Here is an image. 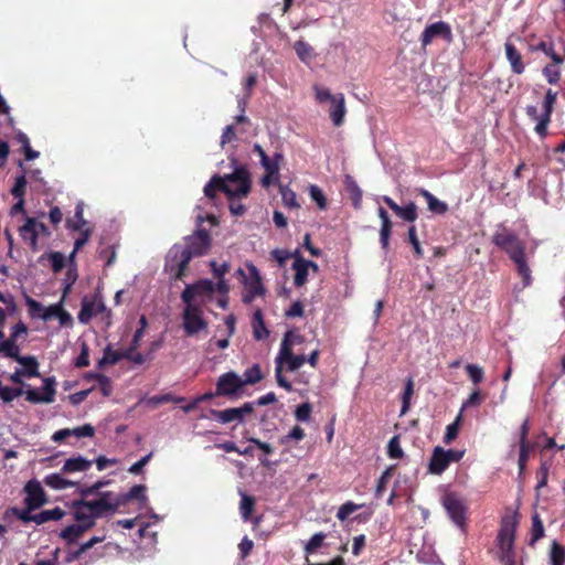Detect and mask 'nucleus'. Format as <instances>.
Wrapping results in <instances>:
<instances>
[{
	"mask_svg": "<svg viewBox=\"0 0 565 565\" xmlns=\"http://www.w3.org/2000/svg\"><path fill=\"white\" fill-rule=\"evenodd\" d=\"M306 437L303 428L295 426L287 435L279 438L278 443L282 446H289L291 441H300Z\"/></svg>",
	"mask_w": 565,
	"mask_h": 565,
	"instance_id": "c03bdc74",
	"label": "nucleus"
},
{
	"mask_svg": "<svg viewBox=\"0 0 565 565\" xmlns=\"http://www.w3.org/2000/svg\"><path fill=\"white\" fill-rule=\"evenodd\" d=\"M291 337L292 333L290 331L285 333L279 352L275 358V377L277 384L287 392H292L294 387L291 382L284 376V371H297L306 363V356L303 354H294Z\"/></svg>",
	"mask_w": 565,
	"mask_h": 565,
	"instance_id": "f03ea898",
	"label": "nucleus"
},
{
	"mask_svg": "<svg viewBox=\"0 0 565 565\" xmlns=\"http://www.w3.org/2000/svg\"><path fill=\"white\" fill-rule=\"evenodd\" d=\"M44 483L47 487H50L52 489H55V490L67 489V488H72V487L75 486L74 481L67 480V479L63 478L61 475H58V473L47 475L44 478Z\"/></svg>",
	"mask_w": 565,
	"mask_h": 565,
	"instance_id": "c9c22d12",
	"label": "nucleus"
},
{
	"mask_svg": "<svg viewBox=\"0 0 565 565\" xmlns=\"http://www.w3.org/2000/svg\"><path fill=\"white\" fill-rule=\"evenodd\" d=\"M387 455L392 459H401L404 456V451L399 444L398 436L391 438L387 445Z\"/></svg>",
	"mask_w": 565,
	"mask_h": 565,
	"instance_id": "3c124183",
	"label": "nucleus"
},
{
	"mask_svg": "<svg viewBox=\"0 0 565 565\" xmlns=\"http://www.w3.org/2000/svg\"><path fill=\"white\" fill-rule=\"evenodd\" d=\"M255 505V499L247 494H242L241 514L244 520H248Z\"/></svg>",
	"mask_w": 565,
	"mask_h": 565,
	"instance_id": "603ef678",
	"label": "nucleus"
},
{
	"mask_svg": "<svg viewBox=\"0 0 565 565\" xmlns=\"http://www.w3.org/2000/svg\"><path fill=\"white\" fill-rule=\"evenodd\" d=\"M89 365V348L87 343L83 342L81 345V353L76 358L75 366L76 367H86Z\"/></svg>",
	"mask_w": 565,
	"mask_h": 565,
	"instance_id": "0e129e2a",
	"label": "nucleus"
},
{
	"mask_svg": "<svg viewBox=\"0 0 565 565\" xmlns=\"http://www.w3.org/2000/svg\"><path fill=\"white\" fill-rule=\"evenodd\" d=\"M192 257H200L207 253L211 246V236L206 230H199L193 235L185 238V244L182 245Z\"/></svg>",
	"mask_w": 565,
	"mask_h": 565,
	"instance_id": "9b49d317",
	"label": "nucleus"
},
{
	"mask_svg": "<svg viewBox=\"0 0 565 565\" xmlns=\"http://www.w3.org/2000/svg\"><path fill=\"white\" fill-rule=\"evenodd\" d=\"M79 504L96 519L113 514L119 509L116 493L111 491L100 492L94 500L81 499Z\"/></svg>",
	"mask_w": 565,
	"mask_h": 565,
	"instance_id": "423d86ee",
	"label": "nucleus"
},
{
	"mask_svg": "<svg viewBox=\"0 0 565 565\" xmlns=\"http://www.w3.org/2000/svg\"><path fill=\"white\" fill-rule=\"evenodd\" d=\"M408 242L414 248V254L416 258H422L424 256V252L417 237L415 225H412L408 228Z\"/></svg>",
	"mask_w": 565,
	"mask_h": 565,
	"instance_id": "864d4df0",
	"label": "nucleus"
},
{
	"mask_svg": "<svg viewBox=\"0 0 565 565\" xmlns=\"http://www.w3.org/2000/svg\"><path fill=\"white\" fill-rule=\"evenodd\" d=\"M461 422H462V409L457 415V417L454 420V423L449 424L446 427V433H445L444 438H443V441L446 445H450L457 438V436L459 434V428H460Z\"/></svg>",
	"mask_w": 565,
	"mask_h": 565,
	"instance_id": "ea45409f",
	"label": "nucleus"
},
{
	"mask_svg": "<svg viewBox=\"0 0 565 565\" xmlns=\"http://www.w3.org/2000/svg\"><path fill=\"white\" fill-rule=\"evenodd\" d=\"M252 326H253L254 338L256 340H264V339L268 338L269 330L265 326L263 312L260 309H257L254 312Z\"/></svg>",
	"mask_w": 565,
	"mask_h": 565,
	"instance_id": "473e14b6",
	"label": "nucleus"
},
{
	"mask_svg": "<svg viewBox=\"0 0 565 565\" xmlns=\"http://www.w3.org/2000/svg\"><path fill=\"white\" fill-rule=\"evenodd\" d=\"M544 536V525L537 513L532 518V537L531 544L533 545L536 541Z\"/></svg>",
	"mask_w": 565,
	"mask_h": 565,
	"instance_id": "49530a36",
	"label": "nucleus"
},
{
	"mask_svg": "<svg viewBox=\"0 0 565 565\" xmlns=\"http://www.w3.org/2000/svg\"><path fill=\"white\" fill-rule=\"evenodd\" d=\"M326 539V534L322 532L316 533L311 536L308 543L305 546V551L307 554H312L317 548H319Z\"/></svg>",
	"mask_w": 565,
	"mask_h": 565,
	"instance_id": "052dcab7",
	"label": "nucleus"
},
{
	"mask_svg": "<svg viewBox=\"0 0 565 565\" xmlns=\"http://www.w3.org/2000/svg\"><path fill=\"white\" fill-rule=\"evenodd\" d=\"M379 217L381 218V230H380V242L381 246L384 250L388 249L390 246V237L392 234V221L390 218L388 213L382 206L377 210Z\"/></svg>",
	"mask_w": 565,
	"mask_h": 565,
	"instance_id": "4be33fe9",
	"label": "nucleus"
},
{
	"mask_svg": "<svg viewBox=\"0 0 565 565\" xmlns=\"http://www.w3.org/2000/svg\"><path fill=\"white\" fill-rule=\"evenodd\" d=\"M72 508H73L74 520L77 521V524L84 526L86 531H88L95 526L96 518L92 514V512L86 511L79 504V500L73 501Z\"/></svg>",
	"mask_w": 565,
	"mask_h": 565,
	"instance_id": "b1692460",
	"label": "nucleus"
},
{
	"mask_svg": "<svg viewBox=\"0 0 565 565\" xmlns=\"http://www.w3.org/2000/svg\"><path fill=\"white\" fill-rule=\"evenodd\" d=\"M116 497L119 508L132 500L145 502L147 500L146 487L143 484H135L128 492L116 494Z\"/></svg>",
	"mask_w": 565,
	"mask_h": 565,
	"instance_id": "a878e982",
	"label": "nucleus"
},
{
	"mask_svg": "<svg viewBox=\"0 0 565 565\" xmlns=\"http://www.w3.org/2000/svg\"><path fill=\"white\" fill-rule=\"evenodd\" d=\"M531 51H541L546 56H548L551 60L553 58V55H559L555 52L554 43L552 41H540L537 44H532L530 46Z\"/></svg>",
	"mask_w": 565,
	"mask_h": 565,
	"instance_id": "5fc2aeb1",
	"label": "nucleus"
},
{
	"mask_svg": "<svg viewBox=\"0 0 565 565\" xmlns=\"http://www.w3.org/2000/svg\"><path fill=\"white\" fill-rule=\"evenodd\" d=\"M12 359L19 364L23 365L21 371L24 373L25 377L30 379L40 376L39 363L34 356H22L20 353H18V356Z\"/></svg>",
	"mask_w": 565,
	"mask_h": 565,
	"instance_id": "c85d7f7f",
	"label": "nucleus"
},
{
	"mask_svg": "<svg viewBox=\"0 0 565 565\" xmlns=\"http://www.w3.org/2000/svg\"><path fill=\"white\" fill-rule=\"evenodd\" d=\"M92 460H88L82 456L72 457L64 462L62 471L65 473L86 471L92 467Z\"/></svg>",
	"mask_w": 565,
	"mask_h": 565,
	"instance_id": "cd10ccee",
	"label": "nucleus"
},
{
	"mask_svg": "<svg viewBox=\"0 0 565 565\" xmlns=\"http://www.w3.org/2000/svg\"><path fill=\"white\" fill-rule=\"evenodd\" d=\"M182 317L183 328L188 335H193L207 327L202 316H190L189 312H183Z\"/></svg>",
	"mask_w": 565,
	"mask_h": 565,
	"instance_id": "bb28decb",
	"label": "nucleus"
},
{
	"mask_svg": "<svg viewBox=\"0 0 565 565\" xmlns=\"http://www.w3.org/2000/svg\"><path fill=\"white\" fill-rule=\"evenodd\" d=\"M393 471H394V467H388L383 471V473L379 478L377 483H376V489H375V495L377 498L382 497L383 492L385 491L386 484L390 481V479L393 475Z\"/></svg>",
	"mask_w": 565,
	"mask_h": 565,
	"instance_id": "8fccbe9b",
	"label": "nucleus"
},
{
	"mask_svg": "<svg viewBox=\"0 0 565 565\" xmlns=\"http://www.w3.org/2000/svg\"><path fill=\"white\" fill-rule=\"evenodd\" d=\"M292 269L295 271L294 285L297 288L305 286L308 281V275H309V269L305 264V258L299 257V258H297V260H294Z\"/></svg>",
	"mask_w": 565,
	"mask_h": 565,
	"instance_id": "7c9ffc66",
	"label": "nucleus"
},
{
	"mask_svg": "<svg viewBox=\"0 0 565 565\" xmlns=\"http://www.w3.org/2000/svg\"><path fill=\"white\" fill-rule=\"evenodd\" d=\"M309 194L312 201H315L320 210L327 209V198L322 190L318 185H310Z\"/></svg>",
	"mask_w": 565,
	"mask_h": 565,
	"instance_id": "09e8293b",
	"label": "nucleus"
},
{
	"mask_svg": "<svg viewBox=\"0 0 565 565\" xmlns=\"http://www.w3.org/2000/svg\"><path fill=\"white\" fill-rule=\"evenodd\" d=\"M86 532L85 527L79 524H71L60 533L61 539L65 540L67 544L74 543Z\"/></svg>",
	"mask_w": 565,
	"mask_h": 565,
	"instance_id": "4c0bfd02",
	"label": "nucleus"
},
{
	"mask_svg": "<svg viewBox=\"0 0 565 565\" xmlns=\"http://www.w3.org/2000/svg\"><path fill=\"white\" fill-rule=\"evenodd\" d=\"M24 504L29 509H39L47 503V495L36 479L29 480L24 486Z\"/></svg>",
	"mask_w": 565,
	"mask_h": 565,
	"instance_id": "ddd939ff",
	"label": "nucleus"
},
{
	"mask_svg": "<svg viewBox=\"0 0 565 565\" xmlns=\"http://www.w3.org/2000/svg\"><path fill=\"white\" fill-rule=\"evenodd\" d=\"M109 482H110L109 480H98L92 486L82 487L79 489V494L83 498H87L93 494H98L102 492L100 489L108 486Z\"/></svg>",
	"mask_w": 565,
	"mask_h": 565,
	"instance_id": "de8ad7c7",
	"label": "nucleus"
},
{
	"mask_svg": "<svg viewBox=\"0 0 565 565\" xmlns=\"http://www.w3.org/2000/svg\"><path fill=\"white\" fill-rule=\"evenodd\" d=\"M44 258L50 260L54 274L60 273L65 267L66 258L61 252H50L44 254L40 257V262Z\"/></svg>",
	"mask_w": 565,
	"mask_h": 565,
	"instance_id": "58836bf2",
	"label": "nucleus"
},
{
	"mask_svg": "<svg viewBox=\"0 0 565 565\" xmlns=\"http://www.w3.org/2000/svg\"><path fill=\"white\" fill-rule=\"evenodd\" d=\"M311 411V405L309 403H303L296 408L295 417L299 422H308L310 419Z\"/></svg>",
	"mask_w": 565,
	"mask_h": 565,
	"instance_id": "338daca9",
	"label": "nucleus"
},
{
	"mask_svg": "<svg viewBox=\"0 0 565 565\" xmlns=\"http://www.w3.org/2000/svg\"><path fill=\"white\" fill-rule=\"evenodd\" d=\"M122 359V352L115 351L110 345H107L104 350L103 358L98 361V367L103 369L105 365H114Z\"/></svg>",
	"mask_w": 565,
	"mask_h": 565,
	"instance_id": "a19ab883",
	"label": "nucleus"
},
{
	"mask_svg": "<svg viewBox=\"0 0 565 565\" xmlns=\"http://www.w3.org/2000/svg\"><path fill=\"white\" fill-rule=\"evenodd\" d=\"M518 520L514 515L502 518L500 530L497 536L499 558L503 565H516L514 540Z\"/></svg>",
	"mask_w": 565,
	"mask_h": 565,
	"instance_id": "7ed1b4c3",
	"label": "nucleus"
},
{
	"mask_svg": "<svg viewBox=\"0 0 565 565\" xmlns=\"http://www.w3.org/2000/svg\"><path fill=\"white\" fill-rule=\"evenodd\" d=\"M25 188H26V178L24 174H21L15 179V182L11 189V194L15 199L24 198L25 195Z\"/></svg>",
	"mask_w": 565,
	"mask_h": 565,
	"instance_id": "bf43d9fd",
	"label": "nucleus"
},
{
	"mask_svg": "<svg viewBox=\"0 0 565 565\" xmlns=\"http://www.w3.org/2000/svg\"><path fill=\"white\" fill-rule=\"evenodd\" d=\"M280 192H281V199H282L285 206L290 207V209L300 207V205L297 201V195L291 189L285 188V189H281Z\"/></svg>",
	"mask_w": 565,
	"mask_h": 565,
	"instance_id": "13d9d810",
	"label": "nucleus"
},
{
	"mask_svg": "<svg viewBox=\"0 0 565 565\" xmlns=\"http://www.w3.org/2000/svg\"><path fill=\"white\" fill-rule=\"evenodd\" d=\"M532 450H533V446L531 444L520 445V454H519V460H518L520 473H522L525 470L526 463L529 460V456Z\"/></svg>",
	"mask_w": 565,
	"mask_h": 565,
	"instance_id": "4d7b16f0",
	"label": "nucleus"
},
{
	"mask_svg": "<svg viewBox=\"0 0 565 565\" xmlns=\"http://www.w3.org/2000/svg\"><path fill=\"white\" fill-rule=\"evenodd\" d=\"M419 194L426 200L428 210L435 214L443 215L448 211V205L438 200L428 190L419 189Z\"/></svg>",
	"mask_w": 565,
	"mask_h": 565,
	"instance_id": "2f4dec72",
	"label": "nucleus"
},
{
	"mask_svg": "<svg viewBox=\"0 0 565 565\" xmlns=\"http://www.w3.org/2000/svg\"><path fill=\"white\" fill-rule=\"evenodd\" d=\"M564 63V57L561 55H553L551 63L546 64L542 74L548 84L555 85L561 79V66Z\"/></svg>",
	"mask_w": 565,
	"mask_h": 565,
	"instance_id": "412c9836",
	"label": "nucleus"
},
{
	"mask_svg": "<svg viewBox=\"0 0 565 565\" xmlns=\"http://www.w3.org/2000/svg\"><path fill=\"white\" fill-rule=\"evenodd\" d=\"M557 92L547 89L543 100V111L539 115L537 108L534 105H527L525 107L526 116L536 121L534 127L535 132L543 139L547 136V127L551 122V117L556 104Z\"/></svg>",
	"mask_w": 565,
	"mask_h": 565,
	"instance_id": "20e7f679",
	"label": "nucleus"
},
{
	"mask_svg": "<svg viewBox=\"0 0 565 565\" xmlns=\"http://www.w3.org/2000/svg\"><path fill=\"white\" fill-rule=\"evenodd\" d=\"M511 260L515 264L516 271L523 279V285L529 286L531 284V269L526 263L525 253L513 257Z\"/></svg>",
	"mask_w": 565,
	"mask_h": 565,
	"instance_id": "72a5a7b5",
	"label": "nucleus"
},
{
	"mask_svg": "<svg viewBox=\"0 0 565 565\" xmlns=\"http://www.w3.org/2000/svg\"><path fill=\"white\" fill-rule=\"evenodd\" d=\"M360 507L355 503H353L352 501H348L345 503H343L338 512H337V518L340 520V521H344L347 520L353 512H355Z\"/></svg>",
	"mask_w": 565,
	"mask_h": 565,
	"instance_id": "680f3d73",
	"label": "nucleus"
},
{
	"mask_svg": "<svg viewBox=\"0 0 565 565\" xmlns=\"http://www.w3.org/2000/svg\"><path fill=\"white\" fill-rule=\"evenodd\" d=\"M65 515V511L62 510L60 507H56L52 510H44L40 513L35 514V523L36 524H43L49 521H58Z\"/></svg>",
	"mask_w": 565,
	"mask_h": 565,
	"instance_id": "e433bc0d",
	"label": "nucleus"
},
{
	"mask_svg": "<svg viewBox=\"0 0 565 565\" xmlns=\"http://www.w3.org/2000/svg\"><path fill=\"white\" fill-rule=\"evenodd\" d=\"M26 324L19 321L11 328L9 338L0 343V353L7 358H17L18 353H20V348L17 344V341L21 335H26Z\"/></svg>",
	"mask_w": 565,
	"mask_h": 565,
	"instance_id": "f8f14e48",
	"label": "nucleus"
},
{
	"mask_svg": "<svg viewBox=\"0 0 565 565\" xmlns=\"http://www.w3.org/2000/svg\"><path fill=\"white\" fill-rule=\"evenodd\" d=\"M492 243L502 249L510 259L525 253L524 242L504 225H499L491 238Z\"/></svg>",
	"mask_w": 565,
	"mask_h": 565,
	"instance_id": "39448f33",
	"label": "nucleus"
},
{
	"mask_svg": "<svg viewBox=\"0 0 565 565\" xmlns=\"http://www.w3.org/2000/svg\"><path fill=\"white\" fill-rule=\"evenodd\" d=\"M284 160V156L280 152H276L270 160L263 166L266 173L260 179V184L264 188H268L273 183L279 180L280 163Z\"/></svg>",
	"mask_w": 565,
	"mask_h": 565,
	"instance_id": "dca6fc26",
	"label": "nucleus"
},
{
	"mask_svg": "<svg viewBox=\"0 0 565 565\" xmlns=\"http://www.w3.org/2000/svg\"><path fill=\"white\" fill-rule=\"evenodd\" d=\"M345 111L344 95L339 93L338 98L332 102L330 110V118L334 126L339 127L343 124Z\"/></svg>",
	"mask_w": 565,
	"mask_h": 565,
	"instance_id": "c756f323",
	"label": "nucleus"
},
{
	"mask_svg": "<svg viewBox=\"0 0 565 565\" xmlns=\"http://www.w3.org/2000/svg\"><path fill=\"white\" fill-rule=\"evenodd\" d=\"M106 309L104 302L96 296H84L82 299V307L78 312V321L83 324L88 323L94 316L103 312Z\"/></svg>",
	"mask_w": 565,
	"mask_h": 565,
	"instance_id": "2eb2a0df",
	"label": "nucleus"
},
{
	"mask_svg": "<svg viewBox=\"0 0 565 565\" xmlns=\"http://www.w3.org/2000/svg\"><path fill=\"white\" fill-rule=\"evenodd\" d=\"M437 38H443L447 41L451 40L452 34L448 23L438 21L427 25L419 38L422 47L426 49Z\"/></svg>",
	"mask_w": 565,
	"mask_h": 565,
	"instance_id": "4468645a",
	"label": "nucleus"
},
{
	"mask_svg": "<svg viewBox=\"0 0 565 565\" xmlns=\"http://www.w3.org/2000/svg\"><path fill=\"white\" fill-rule=\"evenodd\" d=\"M449 467V462L447 461V457L444 454V448L440 446H436L433 449L431 457L428 463V470L434 475H441Z\"/></svg>",
	"mask_w": 565,
	"mask_h": 565,
	"instance_id": "5701e85b",
	"label": "nucleus"
},
{
	"mask_svg": "<svg viewBox=\"0 0 565 565\" xmlns=\"http://www.w3.org/2000/svg\"><path fill=\"white\" fill-rule=\"evenodd\" d=\"M551 565H565V547L553 541L550 551Z\"/></svg>",
	"mask_w": 565,
	"mask_h": 565,
	"instance_id": "79ce46f5",
	"label": "nucleus"
},
{
	"mask_svg": "<svg viewBox=\"0 0 565 565\" xmlns=\"http://www.w3.org/2000/svg\"><path fill=\"white\" fill-rule=\"evenodd\" d=\"M383 202L401 218L406 222H414L417 220V206L414 202H409L405 206H399L392 198L384 195Z\"/></svg>",
	"mask_w": 565,
	"mask_h": 565,
	"instance_id": "a211bd4d",
	"label": "nucleus"
},
{
	"mask_svg": "<svg viewBox=\"0 0 565 565\" xmlns=\"http://www.w3.org/2000/svg\"><path fill=\"white\" fill-rule=\"evenodd\" d=\"M345 191L348 192L350 200L352 201V205L354 209H361L362 206V198L363 192L360 189L359 184L354 180V178L350 174H347L343 180Z\"/></svg>",
	"mask_w": 565,
	"mask_h": 565,
	"instance_id": "393cba45",
	"label": "nucleus"
},
{
	"mask_svg": "<svg viewBox=\"0 0 565 565\" xmlns=\"http://www.w3.org/2000/svg\"><path fill=\"white\" fill-rule=\"evenodd\" d=\"M34 510L35 509H29V507L25 505L24 509L13 508L12 512L23 523H29V522L35 523V514H32V511H34Z\"/></svg>",
	"mask_w": 565,
	"mask_h": 565,
	"instance_id": "e2e57ef3",
	"label": "nucleus"
},
{
	"mask_svg": "<svg viewBox=\"0 0 565 565\" xmlns=\"http://www.w3.org/2000/svg\"><path fill=\"white\" fill-rule=\"evenodd\" d=\"M192 258L188 249L182 245L175 244L169 250L166 269L172 274L174 280H182Z\"/></svg>",
	"mask_w": 565,
	"mask_h": 565,
	"instance_id": "0eeeda50",
	"label": "nucleus"
},
{
	"mask_svg": "<svg viewBox=\"0 0 565 565\" xmlns=\"http://www.w3.org/2000/svg\"><path fill=\"white\" fill-rule=\"evenodd\" d=\"M250 174L246 167L239 166L225 177L214 175L204 186V194L214 199L217 191L223 192L230 200V211L233 215L241 216L245 213V206L234 199L247 196L250 192Z\"/></svg>",
	"mask_w": 565,
	"mask_h": 565,
	"instance_id": "f257e3e1",
	"label": "nucleus"
},
{
	"mask_svg": "<svg viewBox=\"0 0 565 565\" xmlns=\"http://www.w3.org/2000/svg\"><path fill=\"white\" fill-rule=\"evenodd\" d=\"M465 369L475 385H478L483 381V370L479 365L467 364Z\"/></svg>",
	"mask_w": 565,
	"mask_h": 565,
	"instance_id": "6e6d98bb",
	"label": "nucleus"
},
{
	"mask_svg": "<svg viewBox=\"0 0 565 565\" xmlns=\"http://www.w3.org/2000/svg\"><path fill=\"white\" fill-rule=\"evenodd\" d=\"M95 434V428L90 424H85L81 427H76L71 429V435L77 438L82 437H93Z\"/></svg>",
	"mask_w": 565,
	"mask_h": 565,
	"instance_id": "774afa93",
	"label": "nucleus"
},
{
	"mask_svg": "<svg viewBox=\"0 0 565 565\" xmlns=\"http://www.w3.org/2000/svg\"><path fill=\"white\" fill-rule=\"evenodd\" d=\"M19 233L21 238L29 244L32 252L39 250L38 232L34 217H26L25 223L19 228Z\"/></svg>",
	"mask_w": 565,
	"mask_h": 565,
	"instance_id": "6ab92c4d",
	"label": "nucleus"
},
{
	"mask_svg": "<svg viewBox=\"0 0 565 565\" xmlns=\"http://www.w3.org/2000/svg\"><path fill=\"white\" fill-rule=\"evenodd\" d=\"M505 56L510 63L511 70L514 74H523L525 71V63L523 62L522 55L515 45L511 42H505Z\"/></svg>",
	"mask_w": 565,
	"mask_h": 565,
	"instance_id": "aec40b11",
	"label": "nucleus"
},
{
	"mask_svg": "<svg viewBox=\"0 0 565 565\" xmlns=\"http://www.w3.org/2000/svg\"><path fill=\"white\" fill-rule=\"evenodd\" d=\"M215 285L209 279H201L195 284L188 285L181 294L182 301L194 299L198 296H210L214 292Z\"/></svg>",
	"mask_w": 565,
	"mask_h": 565,
	"instance_id": "f3484780",
	"label": "nucleus"
},
{
	"mask_svg": "<svg viewBox=\"0 0 565 565\" xmlns=\"http://www.w3.org/2000/svg\"><path fill=\"white\" fill-rule=\"evenodd\" d=\"M414 394V381L412 377L407 379L402 396L401 416L405 415L409 409L411 398Z\"/></svg>",
	"mask_w": 565,
	"mask_h": 565,
	"instance_id": "a18cd8bd",
	"label": "nucleus"
},
{
	"mask_svg": "<svg viewBox=\"0 0 565 565\" xmlns=\"http://www.w3.org/2000/svg\"><path fill=\"white\" fill-rule=\"evenodd\" d=\"M294 50L299 60L306 64H309L311 60L315 57L313 47L302 40L295 42Z\"/></svg>",
	"mask_w": 565,
	"mask_h": 565,
	"instance_id": "f704fd0d",
	"label": "nucleus"
},
{
	"mask_svg": "<svg viewBox=\"0 0 565 565\" xmlns=\"http://www.w3.org/2000/svg\"><path fill=\"white\" fill-rule=\"evenodd\" d=\"M136 348L129 347L125 351H122V359L129 360L136 364H142L146 359L143 354L136 352Z\"/></svg>",
	"mask_w": 565,
	"mask_h": 565,
	"instance_id": "69168bd1",
	"label": "nucleus"
},
{
	"mask_svg": "<svg viewBox=\"0 0 565 565\" xmlns=\"http://www.w3.org/2000/svg\"><path fill=\"white\" fill-rule=\"evenodd\" d=\"M263 380V374L260 371V366L258 364H254L252 367L247 369L244 372L242 377V382L245 385H253Z\"/></svg>",
	"mask_w": 565,
	"mask_h": 565,
	"instance_id": "37998d69",
	"label": "nucleus"
},
{
	"mask_svg": "<svg viewBox=\"0 0 565 565\" xmlns=\"http://www.w3.org/2000/svg\"><path fill=\"white\" fill-rule=\"evenodd\" d=\"M244 387L242 376L233 371L222 374L215 385V394L218 396H225L231 399L236 398L241 395Z\"/></svg>",
	"mask_w": 565,
	"mask_h": 565,
	"instance_id": "1a4fd4ad",
	"label": "nucleus"
},
{
	"mask_svg": "<svg viewBox=\"0 0 565 565\" xmlns=\"http://www.w3.org/2000/svg\"><path fill=\"white\" fill-rule=\"evenodd\" d=\"M443 505L451 521L465 531L467 522V505L463 501L456 493L449 492L444 495Z\"/></svg>",
	"mask_w": 565,
	"mask_h": 565,
	"instance_id": "6e6552de",
	"label": "nucleus"
},
{
	"mask_svg": "<svg viewBox=\"0 0 565 565\" xmlns=\"http://www.w3.org/2000/svg\"><path fill=\"white\" fill-rule=\"evenodd\" d=\"M255 411V403H244L239 407H231L222 411L210 409L211 416L221 424H228L232 422L244 423L247 415L253 414Z\"/></svg>",
	"mask_w": 565,
	"mask_h": 565,
	"instance_id": "9d476101",
	"label": "nucleus"
}]
</instances>
